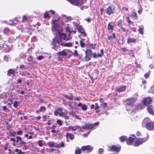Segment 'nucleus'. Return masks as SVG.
Returning <instances> with one entry per match:
<instances>
[{
    "label": "nucleus",
    "mask_w": 154,
    "mask_h": 154,
    "mask_svg": "<svg viewBox=\"0 0 154 154\" xmlns=\"http://www.w3.org/2000/svg\"><path fill=\"white\" fill-rule=\"evenodd\" d=\"M99 125L98 122H96L92 125L90 124H86L85 125L80 127L79 126H75L76 131L78 132H82L84 131L85 130L91 129L93 130L96 128V126Z\"/></svg>",
    "instance_id": "nucleus-1"
},
{
    "label": "nucleus",
    "mask_w": 154,
    "mask_h": 154,
    "mask_svg": "<svg viewBox=\"0 0 154 154\" xmlns=\"http://www.w3.org/2000/svg\"><path fill=\"white\" fill-rule=\"evenodd\" d=\"M57 43L62 46L71 47L72 45V44L71 42H68L63 44L61 42L60 39L56 38V37H55L52 41V45L53 46V47H52V49L56 50V44Z\"/></svg>",
    "instance_id": "nucleus-2"
},
{
    "label": "nucleus",
    "mask_w": 154,
    "mask_h": 154,
    "mask_svg": "<svg viewBox=\"0 0 154 154\" xmlns=\"http://www.w3.org/2000/svg\"><path fill=\"white\" fill-rule=\"evenodd\" d=\"M136 100V99L134 97H132L127 99L126 101V110H128V108L129 107V106H133V104L135 102Z\"/></svg>",
    "instance_id": "nucleus-3"
},
{
    "label": "nucleus",
    "mask_w": 154,
    "mask_h": 154,
    "mask_svg": "<svg viewBox=\"0 0 154 154\" xmlns=\"http://www.w3.org/2000/svg\"><path fill=\"white\" fill-rule=\"evenodd\" d=\"M92 51L90 49H87L85 51L86 56L84 58L86 61H88L90 60L92 55Z\"/></svg>",
    "instance_id": "nucleus-4"
},
{
    "label": "nucleus",
    "mask_w": 154,
    "mask_h": 154,
    "mask_svg": "<svg viewBox=\"0 0 154 154\" xmlns=\"http://www.w3.org/2000/svg\"><path fill=\"white\" fill-rule=\"evenodd\" d=\"M115 8L113 5H110L105 10L106 13L108 15H110L114 13Z\"/></svg>",
    "instance_id": "nucleus-5"
},
{
    "label": "nucleus",
    "mask_w": 154,
    "mask_h": 154,
    "mask_svg": "<svg viewBox=\"0 0 154 154\" xmlns=\"http://www.w3.org/2000/svg\"><path fill=\"white\" fill-rule=\"evenodd\" d=\"M58 33L60 38L59 39H63L66 41H68L70 40L71 38V37L69 35L68 37H67L65 33H62L60 32H59ZM57 38L58 39V38Z\"/></svg>",
    "instance_id": "nucleus-6"
},
{
    "label": "nucleus",
    "mask_w": 154,
    "mask_h": 154,
    "mask_svg": "<svg viewBox=\"0 0 154 154\" xmlns=\"http://www.w3.org/2000/svg\"><path fill=\"white\" fill-rule=\"evenodd\" d=\"M147 139L144 138H139L136 140L134 143V146H138L142 144L144 142L146 141Z\"/></svg>",
    "instance_id": "nucleus-7"
},
{
    "label": "nucleus",
    "mask_w": 154,
    "mask_h": 154,
    "mask_svg": "<svg viewBox=\"0 0 154 154\" xmlns=\"http://www.w3.org/2000/svg\"><path fill=\"white\" fill-rule=\"evenodd\" d=\"M146 128L149 130H152L154 128V122H150L146 123Z\"/></svg>",
    "instance_id": "nucleus-8"
},
{
    "label": "nucleus",
    "mask_w": 154,
    "mask_h": 154,
    "mask_svg": "<svg viewBox=\"0 0 154 154\" xmlns=\"http://www.w3.org/2000/svg\"><path fill=\"white\" fill-rule=\"evenodd\" d=\"M93 147L91 146L87 145L83 146L82 147V149L83 150H87L88 152H91L93 149Z\"/></svg>",
    "instance_id": "nucleus-9"
},
{
    "label": "nucleus",
    "mask_w": 154,
    "mask_h": 154,
    "mask_svg": "<svg viewBox=\"0 0 154 154\" xmlns=\"http://www.w3.org/2000/svg\"><path fill=\"white\" fill-rule=\"evenodd\" d=\"M152 101V99L150 97L145 98L143 101V103L145 105L150 104Z\"/></svg>",
    "instance_id": "nucleus-10"
},
{
    "label": "nucleus",
    "mask_w": 154,
    "mask_h": 154,
    "mask_svg": "<svg viewBox=\"0 0 154 154\" xmlns=\"http://www.w3.org/2000/svg\"><path fill=\"white\" fill-rule=\"evenodd\" d=\"M56 54L58 56V58H60V56L64 57L66 56L67 53L66 52L65 50H63L61 51H59Z\"/></svg>",
    "instance_id": "nucleus-11"
},
{
    "label": "nucleus",
    "mask_w": 154,
    "mask_h": 154,
    "mask_svg": "<svg viewBox=\"0 0 154 154\" xmlns=\"http://www.w3.org/2000/svg\"><path fill=\"white\" fill-rule=\"evenodd\" d=\"M48 145L50 147H54L58 148V144L54 142H50L48 143Z\"/></svg>",
    "instance_id": "nucleus-12"
},
{
    "label": "nucleus",
    "mask_w": 154,
    "mask_h": 154,
    "mask_svg": "<svg viewBox=\"0 0 154 154\" xmlns=\"http://www.w3.org/2000/svg\"><path fill=\"white\" fill-rule=\"evenodd\" d=\"M77 29L78 31L80 32L82 34H83L84 36H86V34L85 33L84 29H83L82 27L81 26H79L77 27Z\"/></svg>",
    "instance_id": "nucleus-13"
},
{
    "label": "nucleus",
    "mask_w": 154,
    "mask_h": 154,
    "mask_svg": "<svg viewBox=\"0 0 154 154\" xmlns=\"http://www.w3.org/2000/svg\"><path fill=\"white\" fill-rule=\"evenodd\" d=\"M110 149L112 151L118 152L120 150V147L116 145H114L111 147Z\"/></svg>",
    "instance_id": "nucleus-14"
},
{
    "label": "nucleus",
    "mask_w": 154,
    "mask_h": 154,
    "mask_svg": "<svg viewBox=\"0 0 154 154\" xmlns=\"http://www.w3.org/2000/svg\"><path fill=\"white\" fill-rule=\"evenodd\" d=\"M58 24H55L51 28V29L52 32H55L56 33H58L59 32L58 30Z\"/></svg>",
    "instance_id": "nucleus-15"
},
{
    "label": "nucleus",
    "mask_w": 154,
    "mask_h": 154,
    "mask_svg": "<svg viewBox=\"0 0 154 154\" xmlns=\"http://www.w3.org/2000/svg\"><path fill=\"white\" fill-rule=\"evenodd\" d=\"M147 111L150 114L154 115V111H153V106L152 105H149L147 107Z\"/></svg>",
    "instance_id": "nucleus-16"
},
{
    "label": "nucleus",
    "mask_w": 154,
    "mask_h": 154,
    "mask_svg": "<svg viewBox=\"0 0 154 154\" xmlns=\"http://www.w3.org/2000/svg\"><path fill=\"white\" fill-rule=\"evenodd\" d=\"M71 4L75 5H78L79 4V2L78 0H67Z\"/></svg>",
    "instance_id": "nucleus-17"
},
{
    "label": "nucleus",
    "mask_w": 154,
    "mask_h": 154,
    "mask_svg": "<svg viewBox=\"0 0 154 154\" xmlns=\"http://www.w3.org/2000/svg\"><path fill=\"white\" fill-rule=\"evenodd\" d=\"M63 19L65 22H67L69 21H71L72 20V18L70 16L66 17L65 15H63Z\"/></svg>",
    "instance_id": "nucleus-18"
},
{
    "label": "nucleus",
    "mask_w": 154,
    "mask_h": 154,
    "mask_svg": "<svg viewBox=\"0 0 154 154\" xmlns=\"http://www.w3.org/2000/svg\"><path fill=\"white\" fill-rule=\"evenodd\" d=\"M126 86H121L118 88L116 89V91L119 92H122L125 91L126 89Z\"/></svg>",
    "instance_id": "nucleus-19"
},
{
    "label": "nucleus",
    "mask_w": 154,
    "mask_h": 154,
    "mask_svg": "<svg viewBox=\"0 0 154 154\" xmlns=\"http://www.w3.org/2000/svg\"><path fill=\"white\" fill-rule=\"evenodd\" d=\"M134 137V138L132 137H130L129 138V139L127 140V143L128 145H131L132 144V143L133 142H134V139H135Z\"/></svg>",
    "instance_id": "nucleus-20"
},
{
    "label": "nucleus",
    "mask_w": 154,
    "mask_h": 154,
    "mask_svg": "<svg viewBox=\"0 0 154 154\" xmlns=\"http://www.w3.org/2000/svg\"><path fill=\"white\" fill-rule=\"evenodd\" d=\"M70 96H69L68 95L66 94H64L63 96L67 99L70 100H72L73 99L72 94V93H70Z\"/></svg>",
    "instance_id": "nucleus-21"
},
{
    "label": "nucleus",
    "mask_w": 154,
    "mask_h": 154,
    "mask_svg": "<svg viewBox=\"0 0 154 154\" xmlns=\"http://www.w3.org/2000/svg\"><path fill=\"white\" fill-rule=\"evenodd\" d=\"M131 15L132 17L135 19H138V17L137 14L134 10H133L131 14Z\"/></svg>",
    "instance_id": "nucleus-22"
},
{
    "label": "nucleus",
    "mask_w": 154,
    "mask_h": 154,
    "mask_svg": "<svg viewBox=\"0 0 154 154\" xmlns=\"http://www.w3.org/2000/svg\"><path fill=\"white\" fill-rule=\"evenodd\" d=\"M59 114L60 116L66 119H69V117L63 112H59Z\"/></svg>",
    "instance_id": "nucleus-23"
},
{
    "label": "nucleus",
    "mask_w": 154,
    "mask_h": 154,
    "mask_svg": "<svg viewBox=\"0 0 154 154\" xmlns=\"http://www.w3.org/2000/svg\"><path fill=\"white\" fill-rule=\"evenodd\" d=\"M66 138H69L71 140L74 139V135L68 133L66 134Z\"/></svg>",
    "instance_id": "nucleus-24"
},
{
    "label": "nucleus",
    "mask_w": 154,
    "mask_h": 154,
    "mask_svg": "<svg viewBox=\"0 0 154 154\" xmlns=\"http://www.w3.org/2000/svg\"><path fill=\"white\" fill-rule=\"evenodd\" d=\"M136 39L134 38H128L127 41L128 44H130L131 43H135Z\"/></svg>",
    "instance_id": "nucleus-25"
},
{
    "label": "nucleus",
    "mask_w": 154,
    "mask_h": 154,
    "mask_svg": "<svg viewBox=\"0 0 154 154\" xmlns=\"http://www.w3.org/2000/svg\"><path fill=\"white\" fill-rule=\"evenodd\" d=\"M29 65H30V66L32 67L35 68L37 66V63L35 61H32Z\"/></svg>",
    "instance_id": "nucleus-26"
},
{
    "label": "nucleus",
    "mask_w": 154,
    "mask_h": 154,
    "mask_svg": "<svg viewBox=\"0 0 154 154\" xmlns=\"http://www.w3.org/2000/svg\"><path fill=\"white\" fill-rule=\"evenodd\" d=\"M113 25L111 24V23H109L108 25V29L110 32H112L113 30Z\"/></svg>",
    "instance_id": "nucleus-27"
},
{
    "label": "nucleus",
    "mask_w": 154,
    "mask_h": 154,
    "mask_svg": "<svg viewBox=\"0 0 154 154\" xmlns=\"http://www.w3.org/2000/svg\"><path fill=\"white\" fill-rule=\"evenodd\" d=\"M76 129H75V126H70L67 128L66 131H69L70 130L72 131H76Z\"/></svg>",
    "instance_id": "nucleus-28"
},
{
    "label": "nucleus",
    "mask_w": 154,
    "mask_h": 154,
    "mask_svg": "<svg viewBox=\"0 0 154 154\" xmlns=\"http://www.w3.org/2000/svg\"><path fill=\"white\" fill-rule=\"evenodd\" d=\"M32 60V56H29L28 57L27 59V61H26V63L28 64H30V63L31 62V61Z\"/></svg>",
    "instance_id": "nucleus-29"
},
{
    "label": "nucleus",
    "mask_w": 154,
    "mask_h": 154,
    "mask_svg": "<svg viewBox=\"0 0 154 154\" xmlns=\"http://www.w3.org/2000/svg\"><path fill=\"white\" fill-rule=\"evenodd\" d=\"M85 39H82L80 41V45L81 47L82 48L85 47V44L84 42Z\"/></svg>",
    "instance_id": "nucleus-30"
},
{
    "label": "nucleus",
    "mask_w": 154,
    "mask_h": 154,
    "mask_svg": "<svg viewBox=\"0 0 154 154\" xmlns=\"http://www.w3.org/2000/svg\"><path fill=\"white\" fill-rule=\"evenodd\" d=\"M14 152L17 153V154H25V152H22V150H19L18 149H16L14 150Z\"/></svg>",
    "instance_id": "nucleus-31"
},
{
    "label": "nucleus",
    "mask_w": 154,
    "mask_h": 154,
    "mask_svg": "<svg viewBox=\"0 0 154 154\" xmlns=\"http://www.w3.org/2000/svg\"><path fill=\"white\" fill-rule=\"evenodd\" d=\"M120 140L122 142L125 141L127 139V137L125 136H121L119 138Z\"/></svg>",
    "instance_id": "nucleus-32"
},
{
    "label": "nucleus",
    "mask_w": 154,
    "mask_h": 154,
    "mask_svg": "<svg viewBox=\"0 0 154 154\" xmlns=\"http://www.w3.org/2000/svg\"><path fill=\"white\" fill-rule=\"evenodd\" d=\"M96 46V44H89L88 45V48H91L93 49H94L95 48Z\"/></svg>",
    "instance_id": "nucleus-33"
},
{
    "label": "nucleus",
    "mask_w": 154,
    "mask_h": 154,
    "mask_svg": "<svg viewBox=\"0 0 154 154\" xmlns=\"http://www.w3.org/2000/svg\"><path fill=\"white\" fill-rule=\"evenodd\" d=\"M4 60L6 61H8L10 60L9 55H5L4 57Z\"/></svg>",
    "instance_id": "nucleus-34"
},
{
    "label": "nucleus",
    "mask_w": 154,
    "mask_h": 154,
    "mask_svg": "<svg viewBox=\"0 0 154 154\" xmlns=\"http://www.w3.org/2000/svg\"><path fill=\"white\" fill-rule=\"evenodd\" d=\"M144 106L142 104H140L136 106V109L138 110L141 109L143 108Z\"/></svg>",
    "instance_id": "nucleus-35"
},
{
    "label": "nucleus",
    "mask_w": 154,
    "mask_h": 154,
    "mask_svg": "<svg viewBox=\"0 0 154 154\" xmlns=\"http://www.w3.org/2000/svg\"><path fill=\"white\" fill-rule=\"evenodd\" d=\"M15 72V70L12 69H10L8 71V73L9 74H14Z\"/></svg>",
    "instance_id": "nucleus-36"
},
{
    "label": "nucleus",
    "mask_w": 154,
    "mask_h": 154,
    "mask_svg": "<svg viewBox=\"0 0 154 154\" xmlns=\"http://www.w3.org/2000/svg\"><path fill=\"white\" fill-rule=\"evenodd\" d=\"M0 97L3 99H5L7 98L6 94L5 93H2L0 95Z\"/></svg>",
    "instance_id": "nucleus-37"
},
{
    "label": "nucleus",
    "mask_w": 154,
    "mask_h": 154,
    "mask_svg": "<svg viewBox=\"0 0 154 154\" xmlns=\"http://www.w3.org/2000/svg\"><path fill=\"white\" fill-rule=\"evenodd\" d=\"M26 142H24L23 140H22V138L21 139V140H20L19 143V144L21 146H24L25 144H26Z\"/></svg>",
    "instance_id": "nucleus-38"
},
{
    "label": "nucleus",
    "mask_w": 154,
    "mask_h": 154,
    "mask_svg": "<svg viewBox=\"0 0 154 154\" xmlns=\"http://www.w3.org/2000/svg\"><path fill=\"white\" fill-rule=\"evenodd\" d=\"M43 141L42 140H39L37 142L39 146L40 147H42L43 146V144L42 143Z\"/></svg>",
    "instance_id": "nucleus-39"
},
{
    "label": "nucleus",
    "mask_w": 154,
    "mask_h": 154,
    "mask_svg": "<svg viewBox=\"0 0 154 154\" xmlns=\"http://www.w3.org/2000/svg\"><path fill=\"white\" fill-rule=\"evenodd\" d=\"M139 33L142 35H143L144 34V32H143V28H140L138 30Z\"/></svg>",
    "instance_id": "nucleus-40"
},
{
    "label": "nucleus",
    "mask_w": 154,
    "mask_h": 154,
    "mask_svg": "<svg viewBox=\"0 0 154 154\" xmlns=\"http://www.w3.org/2000/svg\"><path fill=\"white\" fill-rule=\"evenodd\" d=\"M58 148L62 147L63 148L64 147V143L63 142H61L60 144H58Z\"/></svg>",
    "instance_id": "nucleus-41"
},
{
    "label": "nucleus",
    "mask_w": 154,
    "mask_h": 154,
    "mask_svg": "<svg viewBox=\"0 0 154 154\" xmlns=\"http://www.w3.org/2000/svg\"><path fill=\"white\" fill-rule=\"evenodd\" d=\"M19 102L18 101H15L14 102L13 104V106L15 108H17V107L18 105L19 104Z\"/></svg>",
    "instance_id": "nucleus-42"
},
{
    "label": "nucleus",
    "mask_w": 154,
    "mask_h": 154,
    "mask_svg": "<svg viewBox=\"0 0 154 154\" xmlns=\"http://www.w3.org/2000/svg\"><path fill=\"white\" fill-rule=\"evenodd\" d=\"M81 107L82 109L84 111H85L87 109V107L86 105L85 104H83Z\"/></svg>",
    "instance_id": "nucleus-43"
},
{
    "label": "nucleus",
    "mask_w": 154,
    "mask_h": 154,
    "mask_svg": "<svg viewBox=\"0 0 154 154\" xmlns=\"http://www.w3.org/2000/svg\"><path fill=\"white\" fill-rule=\"evenodd\" d=\"M118 25L120 27L122 26V20H120L118 21Z\"/></svg>",
    "instance_id": "nucleus-44"
},
{
    "label": "nucleus",
    "mask_w": 154,
    "mask_h": 154,
    "mask_svg": "<svg viewBox=\"0 0 154 154\" xmlns=\"http://www.w3.org/2000/svg\"><path fill=\"white\" fill-rule=\"evenodd\" d=\"M17 140L16 141L17 143H19V142L21 140V137H20L17 136L16 137Z\"/></svg>",
    "instance_id": "nucleus-45"
},
{
    "label": "nucleus",
    "mask_w": 154,
    "mask_h": 154,
    "mask_svg": "<svg viewBox=\"0 0 154 154\" xmlns=\"http://www.w3.org/2000/svg\"><path fill=\"white\" fill-rule=\"evenodd\" d=\"M66 31L69 33L70 35L71 33L72 32V30H71L70 28L69 27H66Z\"/></svg>",
    "instance_id": "nucleus-46"
},
{
    "label": "nucleus",
    "mask_w": 154,
    "mask_h": 154,
    "mask_svg": "<svg viewBox=\"0 0 154 154\" xmlns=\"http://www.w3.org/2000/svg\"><path fill=\"white\" fill-rule=\"evenodd\" d=\"M72 54H74V56H79V55L77 51L76 50H75L74 53H73Z\"/></svg>",
    "instance_id": "nucleus-47"
},
{
    "label": "nucleus",
    "mask_w": 154,
    "mask_h": 154,
    "mask_svg": "<svg viewBox=\"0 0 154 154\" xmlns=\"http://www.w3.org/2000/svg\"><path fill=\"white\" fill-rule=\"evenodd\" d=\"M16 19L15 18L14 19H13V20H10V22H12L11 23H9V24L11 25H13L14 24H15V23L14 22V21H16Z\"/></svg>",
    "instance_id": "nucleus-48"
},
{
    "label": "nucleus",
    "mask_w": 154,
    "mask_h": 154,
    "mask_svg": "<svg viewBox=\"0 0 154 154\" xmlns=\"http://www.w3.org/2000/svg\"><path fill=\"white\" fill-rule=\"evenodd\" d=\"M133 107V106H129V107H128V110H126L127 111H128V112H130V111H131V112H132V107Z\"/></svg>",
    "instance_id": "nucleus-49"
},
{
    "label": "nucleus",
    "mask_w": 154,
    "mask_h": 154,
    "mask_svg": "<svg viewBox=\"0 0 154 154\" xmlns=\"http://www.w3.org/2000/svg\"><path fill=\"white\" fill-rule=\"evenodd\" d=\"M126 20L128 22V23L129 24H131L133 23V22L131 21V20H130L129 18V17H127L126 18Z\"/></svg>",
    "instance_id": "nucleus-50"
},
{
    "label": "nucleus",
    "mask_w": 154,
    "mask_h": 154,
    "mask_svg": "<svg viewBox=\"0 0 154 154\" xmlns=\"http://www.w3.org/2000/svg\"><path fill=\"white\" fill-rule=\"evenodd\" d=\"M103 152V149H99L98 152L99 154H102Z\"/></svg>",
    "instance_id": "nucleus-51"
},
{
    "label": "nucleus",
    "mask_w": 154,
    "mask_h": 154,
    "mask_svg": "<svg viewBox=\"0 0 154 154\" xmlns=\"http://www.w3.org/2000/svg\"><path fill=\"white\" fill-rule=\"evenodd\" d=\"M57 122L60 126L62 125V122L60 120H58L57 121Z\"/></svg>",
    "instance_id": "nucleus-52"
},
{
    "label": "nucleus",
    "mask_w": 154,
    "mask_h": 154,
    "mask_svg": "<svg viewBox=\"0 0 154 154\" xmlns=\"http://www.w3.org/2000/svg\"><path fill=\"white\" fill-rule=\"evenodd\" d=\"M81 151L79 149H76L75 150V154H80Z\"/></svg>",
    "instance_id": "nucleus-53"
},
{
    "label": "nucleus",
    "mask_w": 154,
    "mask_h": 154,
    "mask_svg": "<svg viewBox=\"0 0 154 154\" xmlns=\"http://www.w3.org/2000/svg\"><path fill=\"white\" fill-rule=\"evenodd\" d=\"M46 109V108L45 107L42 106H41L40 108L39 111L40 112H42V110H45Z\"/></svg>",
    "instance_id": "nucleus-54"
},
{
    "label": "nucleus",
    "mask_w": 154,
    "mask_h": 154,
    "mask_svg": "<svg viewBox=\"0 0 154 154\" xmlns=\"http://www.w3.org/2000/svg\"><path fill=\"white\" fill-rule=\"evenodd\" d=\"M52 22L54 24V25H55L56 24H58L57 23V21L55 19L52 20Z\"/></svg>",
    "instance_id": "nucleus-55"
},
{
    "label": "nucleus",
    "mask_w": 154,
    "mask_h": 154,
    "mask_svg": "<svg viewBox=\"0 0 154 154\" xmlns=\"http://www.w3.org/2000/svg\"><path fill=\"white\" fill-rule=\"evenodd\" d=\"M1 108H2V110H3L4 111H6V110H8L9 109H7V107L6 106H4L2 107H1Z\"/></svg>",
    "instance_id": "nucleus-56"
},
{
    "label": "nucleus",
    "mask_w": 154,
    "mask_h": 154,
    "mask_svg": "<svg viewBox=\"0 0 154 154\" xmlns=\"http://www.w3.org/2000/svg\"><path fill=\"white\" fill-rule=\"evenodd\" d=\"M49 17V15L48 14L47 12H45V14L44 16V18H47Z\"/></svg>",
    "instance_id": "nucleus-57"
},
{
    "label": "nucleus",
    "mask_w": 154,
    "mask_h": 154,
    "mask_svg": "<svg viewBox=\"0 0 154 154\" xmlns=\"http://www.w3.org/2000/svg\"><path fill=\"white\" fill-rule=\"evenodd\" d=\"M108 39L110 40V42H112V36L109 35L107 37Z\"/></svg>",
    "instance_id": "nucleus-58"
},
{
    "label": "nucleus",
    "mask_w": 154,
    "mask_h": 154,
    "mask_svg": "<svg viewBox=\"0 0 154 154\" xmlns=\"http://www.w3.org/2000/svg\"><path fill=\"white\" fill-rule=\"evenodd\" d=\"M149 75V73H146L144 75V76L146 79H147L148 78Z\"/></svg>",
    "instance_id": "nucleus-59"
},
{
    "label": "nucleus",
    "mask_w": 154,
    "mask_h": 154,
    "mask_svg": "<svg viewBox=\"0 0 154 154\" xmlns=\"http://www.w3.org/2000/svg\"><path fill=\"white\" fill-rule=\"evenodd\" d=\"M69 114L70 115L72 116H74L75 114L74 112H73L72 111H70L69 112Z\"/></svg>",
    "instance_id": "nucleus-60"
},
{
    "label": "nucleus",
    "mask_w": 154,
    "mask_h": 154,
    "mask_svg": "<svg viewBox=\"0 0 154 154\" xmlns=\"http://www.w3.org/2000/svg\"><path fill=\"white\" fill-rule=\"evenodd\" d=\"M44 57L43 56H40L38 57L37 58L38 60H42V59L44 58Z\"/></svg>",
    "instance_id": "nucleus-61"
},
{
    "label": "nucleus",
    "mask_w": 154,
    "mask_h": 154,
    "mask_svg": "<svg viewBox=\"0 0 154 154\" xmlns=\"http://www.w3.org/2000/svg\"><path fill=\"white\" fill-rule=\"evenodd\" d=\"M27 20V18L25 16H23V22H24Z\"/></svg>",
    "instance_id": "nucleus-62"
},
{
    "label": "nucleus",
    "mask_w": 154,
    "mask_h": 154,
    "mask_svg": "<svg viewBox=\"0 0 154 154\" xmlns=\"http://www.w3.org/2000/svg\"><path fill=\"white\" fill-rule=\"evenodd\" d=\"M93 56V57L94 58H96L97 57V55L95 53H94L93 54H92V55Z\"/></svg>",
    "instance_id": "nucleus-63"
},
{
    "label": "nucleus",
    "mask_w": 154,
    "mask_h": 154,
    "mask_svg": "<svg viewBox=\"0 0 154 154\" xmlns=\"http://www.w3.org/2000/svg\"><path fill=\"white\" fill-rule=\"evenodd\" d=\"M22 134V131L21 130L18 131L17 132V134L18 135H20Z\"/></svg>",
    "instance_id": "nucleus-64"
}]
</instances>
